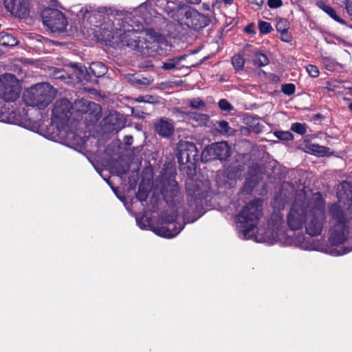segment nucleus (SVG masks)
I'll return each instance as SVG.
<instances>
[{"instance_id":"nucleus-15","label":"nucleus","mask_w":352,"mask_h":352,"mask_svg":"<svg viewBox=\"0 0 352 352\" xmlns=\"http://www.w3.org/2000/svg\"><path fill=\"white\" fill-rule=\"evenodd\" d=\"M104 123L109 130L118 132L124 127L126 120L122 114L113 112L106 117Z\"/></svg>"},{"instance_id":"nucleus-14","label":"nucleus","mask_w":352,"mask_h":352,"mask_svg":"<svg viewBox=\"0 0 352 352\" xmlns=\"http://www.w3.org/2000/svg\"><path fill=\"white\" fill-rule=\"evenodd\" d=\"M197 155L196 146L193 143L184 142L179 145L177 160L179 163L185 164L191 161Z\"/></svg>"},{"instance_id":"nucleus-36","label":"nucleus","mask_w":352,"mask_h":352,"mask_svg":"<svg viewBox=\"0 0 352 352\" xmlns=\"http://www.w3.org/2000/svg\"><path fill=\"white\" fill-rule=\"evenodd\" d=\"M307 72L312 78H316L319 75L318 68L314 65H309L307 66Z\"/></svg>"},{"instance_id":"nucleus-9","label":"nucleus","mask_w":352,"mask_h":352,"mask_svg":"<svg viewBox=\"0 0 352 352\" xmlns=\"http://www.w3.org/2000/svg\"><path fill=\"white\" fill-rule=\"evenodd\" d=\"M176 216L177 214L175 212L171 215H167L166 213H164L162 219L166 226L157 228L153 231L157 235L165 238H173L175 236L184 228L183 224L175 222Z\"/></svg>"},{"instance_id":"nucleus-29","label":"nucleus","mask_w":352,"mask_h":352,"mask_svg":"<svg viewBox=\"0 0 352 352\" xmlns=\"http://www.w3.org/2000/svg\"><path fill=\"white\" fill-rule=\"evenodd\" d=\"M182 59V57H181V56L170 59L166 63H163V65H162V68L165 70L173 69L176 67L177 65L179 63V60Z\"/></svg>"},{"instance_id":"nucleus-25","label":"nucleus","mask_w":352,"mask_h":352,"mask_svg":"<svg viewBox=\"0 0 352 352\" xmlns=\"http://www.w3.org/2000/svg\"><path fill=\"white\" fill-rule=\"evenodd\" d=\"M186 104L192 109L196 110H205L206 108V102L199 98H194L186 100Z\"/></svg>"},{"instance_id":"nucleus-19","label":"nucleus","mask_w":352,"mask_h":352,"mask_svg":"<svg viewBox=\"0 0 352 352\" xmlns=\"http://www.w3.org/2000/svg\"><path fill=\"white\" fill-rule=\"evenodd\" d=\"M185 16L187 19H190V21H188V25H191L195 29H198L202 27L201 25H199L197 21H199L200 19L203 18L197 10L194 9H188L185 12Z\"/></svg>"},{"instance_id":"nucleus-20","label":"nucleus","mask_w":352,"mask_h":352,"mask_svg":"<svg viewBox=\"0 0 352 352\" xmlns=\"http://www.w3.org/2000/svg\"><path fill=\"white\" fill-rule=\"evenodd\" d=\"M276 28L281 34V40L285 42L290 41V36L287 33L289 28L287 21L285 19H280L277 21Z\"/></svg>"},{"instance_id":"nucleus-7","label":"nucleus","mask_w":352,"mask_h":352,"mask_svg":"<svg viewBox=\"0 0 352 352\" xmlns=\"http://www.w3.org/2000/svg\"><path fill=\"white\" fill-rule=\"evenodd\" d=\"M21 87L14 74L0 76V98L6 102H14L20 96Z\"/></svg>"},{"instance_id":"nucleus-28","label":"nucleus","mask_w":352,"mask_h":352,"mask_svg":"<svg viewBox=\"0 0 352 352\" xmlns=\"http://www.w3.org/2000/svg\"><path fill=\"white\" fill-rule=\"evenodd\" d=\"M291 130L298 134L304 135L307 132V125L300 122H295L292 124Z\"/></svg>"},{"instance_id":"nucleus-2","label":"nucleus","mask_w":352,"mask_h":352,"mask_svg":"<svg viewBox=\"0 0 352 352\" xmlns=\"http://www.w3.org/2000/svg\"><path fill=\"white\" fill-rule=\"evenodd\" d=\"M344 205L347 207L342 208L341 201H339V204H332L329 208L331 225L329 240L333 245L338 246L349 239L348 223L352 219L351 200L347 199Z\"/></svg>"},{"instance_id":"nucleus-30","label":"nucleus","mask_w":352,"mask_h":352,"mask_svg":"<svg viewBox=\"0 0 352 352\" xmlns=\"http://www.w3.org/2000/svg\"><path fill=\"white\" fill-rule=\"evenodd\" d=\"M274 135L281 140H292L294 135L289 131H277L274 132Z\"/></svg>"},{"instance_id":"nucleus-45","label":"nucleus","mask_w":352,"mask_h":352,"mask_svg":"<svg viewBox=\"0 0 352 352\" xmlns=\"http://www.w3.org/2000/svg\"><path fill=\"white\" fill-rule=\"evenodd\" d=\"M250 3L261 6L263 4L264 0H248Z\"/></svg>"},{"instance_id":"nucleus-39","label":"nucleus","mask_w":352,"mask_h":352,"mask_svg":"<svg viewBox=\"0 0 352 352\" xmlns=\"http://www.w3.org/2000/svg\"><path fill=\"white\" fill-rule=\"evenodd\" d=\"M267 5L270 8H278L283 5L281 0H268Z\"/></svg>"},{"instance_id":"nucleus-11","label":"nucleus","mask_w":352,"mask_h":352,"mask_svg":"<svg viewBox=\"0 0 352 352\" xmlns=\"http://www.w3.org/2000/svg\"><path fill=\"white\" fill-rule=\"evenodd\" d=\"M4 3L7 10L19 18H26L30 15L29 0H4Z\"/></svg>"},{"instance_id":"nucleus-51","label":"nucleus","mask_w":352,"mask_h":352,"mask_svg":"<svg viewBox=\"0 0 352 352\" xmlns=\"http://www.w3.org/2000/svg\"><path fill=\"white\" fill-rule=\"evenodd\" d=\"M190 207H191V209H190V210H191L192 211H193V210L195 209V208H192V206H191Z\"/></svg>"},{"instance_id":"nucleus-48","label":"nucleus","mask_w":352,"mask_h":352,"mask_svg":"<svg viewBox=\"0 0 352 352\" xmlns=\"http://www.w3.org/2000/svg\"><path fill=\"white\" fill-rule=\"evenodd\" d=\"M137 82L139 84H146L147 83V82H144L142 81L141 80H138Z\"/></svg>"},{"instance_id":"nucleus-26","label":"nucleus","mask_w":352,"mask_h":352,"mask_svg":"<svg viewBox=\"0 0 352 352\" xmlns=\"http://www.w3.org/2000/svg\"><path fill=\"white\" fill-rule=\"evenodd\" d=\"M232 63L236 71L242 70L244 67L245 59L240 54H235L232 58Z\"/></svg>"},{"instance_id":"nucleus-27","label":"nucleus","mask_w":352,"mask_h":352,"mask_svg":"<svg viewBox=\"0 0 352 352\" xmlns=\"http://www.w3.org/2000/svg\"><path fill=\"white\" fill-rule=\"evenodd\" d=\"M322 10L335 21L342 24L344 23V20H342L339 16L337 15L336 11L333 8L330 7L329 6L324 5L322 7Z\"/></svg>"},{"instance_id":"nucleus-10","label":"nucleus","mask_w":352,"mask_h":352,"mask_svg":"<svg viewBox=\"0 0 352 352\" xmlns=\"http://www.w3.org/2000/svg\"><path fill=\"white\" fill-rule=\"evenodd\" d=\"M230 155V148L226 142H216L204 148L201 159L205 161L226 160Z\"/></svg>"},{"instance_id":"nucleus-1","label":"nucleus","mask_w":352,"mask_h":352,"mask_svg":"<svg viewBox=\"0 0 352 352\" xmlns=\"http://www.w3.org/2000/svg\"><path fill=\"white\" fill-rule=\"evenodd\" d=\"M98 12L107 14V17L104 18V23L100 27L102 39L111 42L116 47H128L144 54L146 50L151 47L149 44L158 41V35L153 30L139 32L129 23L128 18L114 14L110 8H100Z\"/></svg>"},{"instance_id":"nucleus-3","label":"nucleus","mask_w":352,"mask_h":352,"mask_svg":"<svg viewBox=\"0 0 352 352\" xmlns=\"http://www.w3.org/2000/svg\"><path fill=\"white\" fill-rule=\"evenodd\" d=\"M263 202L256 199L246 204L236 217V228L242 239H250L262 216Z\"/></svg>"},{"instance_id":"nucleus-32","label":"nucleus","mask_w":352,"mask_h":352,"mask_svg":"<svg viewBox=\"0 0 352 352\" xmlns=\"http://www.w3.org/2000/svg\"><path fill=\"white\" fill-rule=\"evenodd\" d=\"M93 12L92 8L90 6H86L81 8L80 10L78 11L77 15L79 18L84 19L85 17H89V14Z\"/></svg>"},{"instance_id":"nucleus-6","label":"nucleus","mask_w":352,"mask_h":352,"mask_svg":"<svg viewBox=\"0 0 352 352\" xmlns=\"http://www.w3.org/2000/svg\"><path fill=\"white\" fill-rule=\"evenodd\" d=\"M309 201L310 198L305 197L302 194L298 195L295 198L287 217V225L291 230H298L304 228Z\"/></svg>"},{"instance_id":"nucleus-44","label":"nucleus","mask_w":352,"mask_h":352,"mask_svg":"<svg viewBox=\"0 0 352 352\" xmlns=\"http://www.w3.org/2000/svg\"><path fill=\"white\" fill-rule=\"evenodd\" d=\"M128 168V167L125 168L124 166H118L116 168V172L118 175H122L127 172Z\"/></svg>"},{"instance_id":"nucleus-4","label":"nucleus","mask_w":352,"mask_h":352,"mask_svg":"<svg viewBox=\"0 0 352 352\" xmlns=\"http://www.w3.org/2000/svg\"><path fill=\"white\" fill-rule=\"evenodd\" d=\"M308 212L304 228L310 236L321 234L326 221L325 203L320 193H316L310 198Z\"/></svg>"},{"instance_id":"nucleus-43","label":"nucleus","mask_w":352,"mask_h":352,"mask_svg":"<svg viewBox=\"0 0 352 352\" xmlns=\"http://www.w3.org/2000/svg\"><path fill=\"white\" fill-rule=\"evenodd\" d=\"M153 98L151 96H139L136 98V101L139 102H153Z\"/></svg>"},{"instance_id":"nucleus-52","label":"nucleus","mask_w":352,"mask_h":352,"mask_svg":"<svg viewBox=\"0 0 352 352\" xmlns=\"http://www.w3.org/2000/svg\"><path fill=\"white\" fill-rule=\"evenodd\" d=\"M177 212H179V208H177Z\"/></svg>"},{"instance_id":"nucleus-24","label":"nucleus","mask_w":352,"mask_h":352,"mask_svg":"<svg viewBox=\"0 0 352 352\" xmlns=\"http://www.w3.org/2000/svg\"><path fill=\"white\" fill-rule=\"evenodd\" d=\"M252 63L255 66L261 67L267 65L269 63V60L265 54L256 52L252 58Z\"/></svg>"},{"instance_id":"nucleus-8","label":"nucleus","mask_w":352,"mask_h":352,"mask_svg":"<svg viewBox=\"0 0 352 352\" xmlns=\"http://www.w3.org/2000/svg\"><path fill=\"white\" fill-rule=\"evenodd\" d=\"M43 22L53 32L65 31L67 21L64 14L56 9L46 8L41 12Z\"/></svg>"},{"instance_id":"nucleus-34","label":"nucleus","mask_w":352,"mask_h":352,"mask_svg":"<svg viewBox=\"0 0 352 352\" xmlns=\"http://www.w3.org/2000/svg\"><path fill=\"white\" fill-rule=\"evenodd\" d=\"M295 90V85L292 83L285 84L282 86V91L287 96H291L294 94Z\"/></svg>"},{"instance_id":"nucleus-38","label":"nucleus","mask_w":352,"mask_h":352,"mask_svg":"<svg viewBox=\"0 0 352 352\" xmlns=\"http://www.w3.org/2000/svg\"><path fill=\"white\" fill-rule=\"evenodd\" d=\"M218 104L219 108L223 111H230L232 109V105L226 99L220 100Z\"/></svg>"},{"instance_id":"nucleus-16","label":"nucleus","mask_w":352,"mask_h":352,"mask_svg":"<svg viewBox=\"0 0 352 352\" xmlns=\"http://www.w3.org/2000/svg\"><path fill=\"white\" fill-rule=\"evenodd\" d=\"M162 193L168 204L173 202L174 199L179 195L177 182L175 179H170L166 184H164Z\"/></svg>"},{"instance_id":"nucleus-17","label":"nucleus","mask_w":352,"mask_h":352,"mask_svg":"<svg viewBox=\"0 0 352 352\" xmlns=\"http://www.w3.org/2000/svg\"><path fill=\"white\" fill-rule=\"evenodd\" d=\"M182 114L189 120L195 122L198 126L206 125L209 121V116L204 113L184 111Z\"/></svg>"},{"instance_id":"nucleus-40","label":"nucleus","mask_w":352,"mask_h":352,"mask_svg":"<svg viewBox=\"0 0 352 352\" xmlns=\"http://www.w3.org/2000/svg\"><path fill=\"white\" fill-rule=\"evenodd\" d=\"M352 251V248H344V247H338L336 248V252L334 253L335 255H342L344 254H346L349 252Z\"/></svg>"},{"instance_id":"nucleus-46","label":"nucleus","mask_w":352,"mask_h":352,"mask_svg":"<svg viewBox=\"0 0 352 352\" xmlns=\"http://www.w3.org/2000/svg\"><path fill=\"white\" fill-rule=\"evenodd\" d=\"M186 1L190 3H194V4L199 3L201 1V0H186Z\"/></svg>"},{"instance_id":"nucleus-23","label":"nucleus","mask_w":352,"mask_h":352,"mask_svg":"<svg viewBox=\"0 0 352 352\" xmlns=\"http://www.w3.org/2000/svg\"><path fill=\"white\" fill-rule=\"evenodd\" d=\"M18 44L16 38L6 32H0V45L3 46H15Z\"/></svg>"},{"instance_id":"nucleus-22","label":"nucleus","mask_w":352,"mask_h":352,"mask_svg":"<svg viewBox=\"0 0 352 352\" xmlns=\"http://www.w3.org/2000/svg\"><path fill=\"white\" fill-rule=\"evenodd\" d=\"M89 70L96 77H101L106 74L107 68L101 62H94L89 65Z\"/></svg>"},{"instance_id":"nucleus-33","label":"nucleus","mask_w":352,"mask_h":352,"mask_svg":"<svg viewBox=\"0 0 352 352\" xmlns=\"http://www.w3.org/2000/svg\"><path fill=\"white\" fill-rule=\"evenodd\" d=\"M259 30L261 33L267 34L272 30L271 24L266 21H260L258 23Z\"/></svg>"},{"instance_id":"nucleus-35","label":"nucleus","mask_w":352,"mask_h":352,"mask_svg":"<svg viewBox=\"0 0 352 352\" xmlns=\"http://www.w3.org/2000/svg\"><path fill=\"white\" fill-rule=\"evenodd\" d=\"M197 186V184L196 185ZM186 190L190 196L192 197V198L195 197V200L197 201V198L201 196V192H199V190L197 188L196 190H192L190 187V183L186 184Z\"/></svg>"},{"instance_id":"nucleus-31","label":"nucleus","mask_w":352,"mask_h":352,"mask_svg":"<svg viewBox=\"0 0 352 352\" xmlns=\"http://www.w3.org/2000/svg\"><path fill=\"white\" fill-rule=\"evenodd\" d=\"M81 103L84 106H85V109L80 110L82 112H87L89 109H92L94 111L100 109V106L94 102H89L87 100H80L78 102V104H81Z\"/></svg>"},{"instance_id":"nucleus-21","label":"nucleus","mask_w":352,"mask_h":352,"mask_svg":"<svg viewBox=\"0 0 352 352\" xmlns=\"http://www.w3.org/2000/svg\"><path fill=\"white\" fill-rule=\"evenodd\" d=\"M212 129L214 131L223 135L232 133V129L230 127L229 123L225 120L217 121L213 124Z\"/></svg>"},{"instance_id":"nucleus-18","label":"nucleus","mask_w":352,"mask_h":352,"mask_svg":"<svg viewBox=\"0 0 352 352\" xmlns=\"http://www.w3.org/2000/svg\"><path fill=\"white\" fill-rule=\"evenodd\" d=\"M305 149L307 152L316 154L318 156H324L327 155L330 151L328 147L310 142H307L305 144Z\"/></svg>"},{"instance_id":"nucleus-5","label":"nucleus","mask_w":352,"mask_h":352,"mask_svg":"<svg viewBox=\"0 0 352 352\" xmlns=\"http://www.w3.org/2000/svg\"><path fill=\"white\" fill-rule=\"evenodd\" d=\"M56 94L55 88L49 83H37L24 92L23 100L28 106L44 109L53 101Z\"/></svg>"},{"instance_id":"nucleus-49","label":"nucleus","mask_w":352,"mask_h":352,"mask_svg":"<svg viewBox=\"0 0 352 352\" xmlns=\"http://www.w3.org/2000/svg\"><path fill=\"white\" fill-rule=\"evenodd\" d=\"M349 109L352 111V102H351L349 105Z\"/></svg>"},{"instance_id":"nucleus-37","label":"nucleus","mask_w":352,"mask_h":352,"mask_svg":"<svg viewBox=\"0 0 352 352\" xmlns=\"http://www.w3.org/2000/svg\"><path fill=\"white\" fill-rule=\"evenodd\" d=\"M137 223L141 229H147L150 226L148 219L145 217H142L141 219H136Z\"/></svg>"},{"instance_id":"nucleus-50","label":"nucleus","mask_w":352,"mask_h":352,"mask_svg":"<svg viewBox=\"0 0 352 352\" xmlns=\"http://www.w3.org/2000/svg\"><path fill=\"white\" fill-rule=\"evenodd\" d=\"M104 179L106 180V182H107L109 185H111V184H110L109 181L107 179Z\"/></svg>"},{"instance_id":"nucleus-12","label":"nucleus","mask_w":352,"mask_h":352,"mask_svg":"<svg viewBox=\"0 0 352 352\" xmlns=\"http://www.w3.org/2000/svg\"><path fill=\"white\" fill-rule=\"evenodd\" d=\"M155 132L162 138H169L174 133L175 126L173 120L167 118H160L153 122Z\"/></svg>"},{"instance_id":"nucleus-47","label":"nucleus","mask_w":352,"mask_h":352,"mask_svg":"<svg viewBox=\"0 0 352 352\" xmlns=\"http://www.w3.org/2000/svg\"><path fill=\"white\" fill-rule=\"evenodd\" d=\"M223 1L226 4H231L233 2V0H223Z\"/></svg>"},{"instance_id":"nucleus-13","label":"nucleus","mask_w":352,"mask_h":352,"mask_svg":"<svg viewBox=\"0 0 352 352\" xmlns=\"http://www.w3.org/2000/svg\"><path fill=\"white\" fill-rule=\"evenodd\" d=\"M72 104L67 99L57 100L52 110L54 117L63 121L67 120L71 116Z\"/></svg>"},{"instance_id":"nucleus-41","label":"nucleus","mask_w":352,"mask_h":352,"mask_svg":"<svg viewBox=\"0 0 352 352\" xmlns=\"http://www.w3.org/2000/svg\"><path fill=\"white\" fill-rule=\"evenodd\" d=\"M136 197L140 201H145L147 198V192L145 190H142L140 187L136 194Z\"/></svg>"},{"instance_id":"nucleus-42","label":"nucleus","mask_w":352,"mask_h":352,"mask_svg":"<svg viewBox=\"0 0 352 352\" xmlns=\"http://www.w3.org/2000/svg\"><path fill=\"white\" fill-rule=\"evenodd\" d=\"M70 65L72 67L75 68L81 75H84V74L87 72V69L81 65L71 63Z\"/></svg>"}]
</instances>
